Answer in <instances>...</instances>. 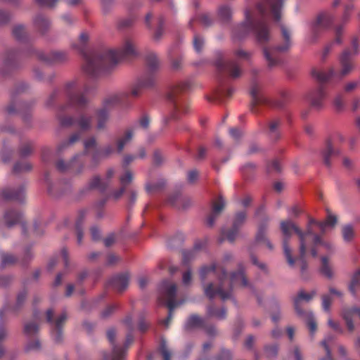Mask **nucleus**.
<instances>
[{
    "label": "nucleus",
    "instance_id": "37998d69",
    "mask_svg": "<svg viewBox=\"0 0 360 360\" xmlns=\"http://www.w3.org/2000/svg\"><path fill=\"white\" fill-rule=\"evenodd\" d=\"M218 16L222 22H229L232 16L231 8L228 5L219 6L218 8Z\"/></svg>",
    "mask_w": 360,
    "mask_h": 360
},
{
    "label": "nucleus",
    "instance_id": "6e6552de",
    "mask_svg": "<svg viewBox=\"0 0 360 360\" xmlns=\"http://www.w3.org/2000/svg\"><path fill=\"white\" fill-rule=\"evenodd\" d=\"M24 56H35L39 60L48 63L62 62L68 58L64 51H54L46 55L43 51L31 47L24 52L15 49L8 50L4 58V64L8 67L15 68L18 66V60Z\"/></svg>",
    "mask_w": 360,
    "mask_h": 360
},
{
    "label": "nucleus",
    "instance_id": "1a4fd4ad",
    "mask_svg": "<svg viewBox=\"0 0 360 360\" xmlns=\"http://www.w3.org/2000/svg\"><path fill=\"white\" fill-rule=\"evenodd\" d=\"M155 82V77L153 73H147L142 76L137 82L132 86L130 93L113 94L106 96L102 103L101 108L110 110L115 105L123 103L129 95L134 97H138L142 93L143 90L153 86Z\"/></svg>",
    "mask_w": 360,
    "mask_h": 360
},
{
    "label": "nucleus",
    "instance_id": "e433bc0d",
    "mask_svg": "<svg viewBox=\"0 0 360 360\" xmlns=\"http://www.w3.org/2000/svg\"><path fill=\"white\" fill-rule=\"evenodd\" d=\"M44 181L47 185V187H48L47 189H48L49 193L54 197H58V196H60V195H62L66 193V192L70 188V185L66 184L65 188L64 189H63L61 191H58V188L56 187H55V186L52 185L51 182L50 181L49 173L45 174Z\"/></svg>",
    "mask_w": 360,
    "mask_h": 360
},
{
    "label": "nucleus",
    "instance_id": "338daca9",
    "mask_svg": "<svg viewBox=\"0 0 360 360\" xmlns=\"http://www.w3.org/2000/svg\"><path fill=\"white\" fill-rule=\"evenodd\" d=\"M267 171L269 172H281V166L279 162L276 160H273L271 162L267 165Z\"/></svg>",
    "mask_w": 360,
    "mask_h": 360
},
{
    "label": "nucleus",
    "instance_id": "c756f323",
    "mask_svg": "<svg viewBox=\"0 0 360 360\" xmlns=\"http://www.w3.org/2000/svg\"><path fill=\"white\" fill-rule=\"evenodd\" d=\"M355 316H358L360 319V308H348L345 309L342 311V317L345 319L347 327L350 332H352L354 329L353 319Z\"/></svg>",
    "mask_w": 360,
    "mask_h": 360
},
{
    "label": "nucleus",
    "instance_id": "f257e3e1",
    "mask_svg": "<svg viewBox=\"0 0 360 360\" xmlns=\"http://www.w3.org/2000/svg\"><path fill=\"white\" fill-rule=\"evenodd\" d=\"M79 86L77 79L68 82L65 84L64 92L67 103L58 108L56 117L61 127L75 126L79 131L75 132L68 139L60 143L58 146V152H63L79 141L82 137V132L89 131L93 126V116L86 111L90 102L87 97L90 88L85 84L83 90L80 91Z\"/></svg>",
    "mask_w": 360,
    "mask_h": 360
},
{
    "label": "nucleus",
    "instance_id": "774afa93",
    "mask_svg": "<svg viewBox=\"0 0 360 360\" xmlns=\"http://www.w3.org/2000/svg\"><path fill=\"white\" fill-rule=\"evenodd\" d=\"M231 358L232 355L229 350L221 349L216 360H231Z\"/></svg>",
    "mask_w": 360,
    "mask_h": 360
},
{
    "label": "nucleus",
    "instance_id": "4c0bfd02",
    "mask_svg": "<svg viewBox=\"0 0 360 360\" xmlns=\"http://www.w3.org/2000/svg\"><path fill=\"white\" fill-rule=\"evenodd\" d=\"M205 325V320L197 314L191 315L185 324V329L190 330L194 328H202Z\"/></svg>",
    "mask_w": 360,
    "mask_h": 360
},
{
    "label": "nucleus",
    "instance_id": "aec40b11",
    "mask_svg": "<svg viewBox=\"0 0 360 360\" xmlns=\"http://www.w3.org/2000/svg\"><path fill=\"white\" fill-rule=\"evenodd\" d=\"M247 218V214L244 211L238 212L236 213L232 229L229 231L222 229L221 231L220 243L225 239L229 242L233 243L236 238L240 228L243 225Z\"/></svg>",
    "mask_w": 360,
    "mask_h": 360
},
{
    "label": "nucleus",
    "instance_id": "2eb2a0df",
    "mask_svg": "<svg viewBox=\"0 0 360 360\" xmlns=\"http://www.w3.org/2000/svg\"><path fill=\"white\" fill-rule=\"evenodd\" d=\"M319 223L321 221H316L313 218H309V221L304 233V237L312 257L317 256V248L320 246H327V244L322 240L321 236L313 230V226L316 225L319 227Z\"/></svg>",
    "mask_w": 360,
    "mask_h": 360
},
{
    "label": "nucleus",
    "instance_id": "4be33fe9",
    "mask_svg": "<svg viewBox=\"0 0 360 360\" xmlns=\"http://www.w3.org/2000/svg\"><path fill=\"white\" fill-rule=\"evenodd\" d=\"M4 221L5 226L8 228H11L16 224H20L22 234H26V225L23 221V215L20 212L13 209L7 210L4 214Z\"/></svg>",
    "mask_w": 360,
    "mask_h": 360
},
{
    "label": "nucleus",
    "instance_id": "4468645a",
    "mask_svg": "<svg viewBox=\"0 0 360 360\" xmlns=\"http://www.w3.org/2000/svg\"><path fill=\"white\" fill-rule=\"evenodd\" d=\"M347 1L348 2L346 3L344 6V11L341 18V24L338 25L335 29V39L325 46L322 53V60H325L327 58L335 44L340 45L342 44L344 25L349 21L352 13L355 8L354 4L352 2L353 0Z\"/></svg>",
    "mask_w": 360,
    "mask_h": 360
},
{
    "label": "nucleus",
    "instance_id": "72a5a7b5",
    "mask_svg": "<svg viewBox=\"0 0 360 360\" xmlns=\"http://www.w3.org/2000/svg\"><path fill=\"white\" fill-rule=\"evenodd\" d=\"M314 295L315 292H314L311 293H305L303 291L299 292L297 297L294 300V308L298 316H304V313L308 311L302 309L301 301L304 300L306 302H309L312 299Z\"/></svg>",
    "mask_w": 360,
    "mask_h": 360
},
{
    "label": "nucleus",
    "instance_id": "680f3d73",
    "mask_svg": "<svg viewBox=\"0 0 360 360\" xmlns=\"http://www.w3.org/2000/svg\"><path fill=\"white\" fill-rule=\"evenodd\" d=\"M18 107L19 108L18 111L23 116V119L27 120L28 116H30V109L31 107L30 104L28 103H19L18 104Z\"/></svg>",
    "mask_w": 360,
    "mask_h": 360
},
{
    "label": "nucleus",
    "instance_id": "864d4df0",
    "mask_svg": "<svg viewBox=\"0 0 360 360\" xmlns=\"http://www.w3.org/2000/svg\"><path fill=\"white\" fill-rule=\"evenodd\" d=\"M164 19L160 17L158 19V25L155 30V32L153 34V39L156 41H158L162 38L163 33H164Z\"/></svg>",
    "mask_w": 360,
    "mask_h": 360
},
{
    "label": "nucleus",
    "instance_id": "603ef678",
    "mask_svg": "<svg viewBox=\"0 0 360 360\" xmlns=\"http://www.w3.org/2000/svg\"><path fill=\"white\" fill-rule=\"evenodd\" d=\"M39 331V326L34 322H29L24 326V333L27 336H32Z\"/></svg>",
    "mask_w": 360,
    "mask_h": 360
},
{
    "label": "nucleus",
    "instance_id": "f3484780",
    "mask_svg": "<svg viewBox=\"0 0 360 360\" xmlns=\"http://www.w3.org/2000/svg\"><path fill=\"white\" fill-rule=\"evenodd\" d=\"M335 18L328 12H323L318 15L316 20L311 24V34L309 41L314 43L318 39L320 34L328 29L333 23Z\"/></svg>",
    "mask_w": 360,
    "mask_h": 360
},
{
    "label": "nucleus",
    "instance_id": "412c9836",
    "mask_svg": "<svg viewBox=\"0 0 360 360\" xmlns=\"http://www.w3.org/2000/svg\"><path fill=\"white\" fill-rule=\"evenodd\" d=\"M250 94L252 98L250 110L253 112H256V107L258 105H270V101L261 93V87L259 84L252 79Z\"/></svg>",
    "mask_w": 360,
    "mask_h": 360
},
{
    "label": "nucleus",
    "instance_id": "e2e57ef3",
    "mask_svg": "<svg viewBox=\"0 0 360 360\" xmlns=\"http://www.w3.org/2000/svg\"><path fill=\"white\" fill-rule=\"evenodd\" d=\"M60 94V91L58 89H55L47 98L46 101V105L48 107L53 105L55 101L58 98Z\"/></svg>",
    "mask_w": 360,
    "mask_h": 360
},
{
    "label": "nucleus",
    "instance_id": "58836bf2",
    "mask_svg": "<svg viewBox=\"0 0 360 360\" xmlns=\"http://www.w3.org/2000/svg\"><path fill=\"white\" fill-rule=\"evenodd\" d=\"M327 217L325 221L319 223V229L321 234H324L327 227H334L337 223V217L331 213V212L327 209Z\"/></svg>",
    "mask_w": 360,
    "mask_h": 360
},
{
    "label": "nucleus",
    "instance_id": "c9c22d12",
    "mask_svg": "<svg viewBox=\"0 0 360 360\" xmlns=\"http://www.w3.org/2000/svg\"><path fill=\"white\" fill-rule=\"evenodd\" d=\"M335 336L331 334H328L326 338L321 342V345L324 348L326 357L323 358L321 360H334L331 356L330 347H333L335 344Z\"/></svg>",
    "mask_w": 360,
    "mask_h": 360
},
{
    "label": "nucleus",
    "instance_id": "423d86ee",
    "mask_svg": "<svg viewBox=\"0 0 360 360\" xmlns=\"http://www.w3.org/2000/svg\"><path fill=\"white\" fill-rule=\"evenodd\" d=\"M281 230L283 236V252L288 264L292 267L295 261H298L302 271H304L307 267L305 256L309 248L303 231L290 220L282 221Z\"/></svg>",
    "mask_w": 360,
    "mask_h": 360
},
{
    "label": "nucleus",
    "instance_id": "49530a36",
    "mask_svg": "<svg viewBox=\"0 0 360 360\" xmlns=\"http://www.w3.org/2000/svg\"><path fill=\"white\" fill-rule=\"evenodd\" d=\"M320 271L321 273L328 278H331L333 276V270L328 264V260L326 257H321V266Z\"/></svg>",
    "mask_w": 360,
    "mask_h": 360
},
{
    "label": "nucleus",
    "instance_id": "cd10ccee",
    "mask_svg": "<svg viewBox=\"0 0 360 360\" xmlns=\"http://www.w3.org/2000/svg\"><path fill=\"white\" fill-rule=\"evenodd\" d=\"M96 119V129L98 131L105 130L107 128L110 120V112L105 108H98L95 110Z\"/></svg>",
    "mask_w": 360,
    "mask_h": 360
},
{
    "label": "nucleus",
    "instance_id": "69168bd1",
    "mask_svg": "<svg viewBox=\"0 0 360 360\" xmlns=\"http://www.w3.org/2000/svg\"><path fill=\"white\" fill-rule=\"evenodd\" d=\"M169 54L171 58V64L172 69L174 70L180 69L182 65V57L179 56L177 58H173V56L170 51Z\"/></svg>",
    "mask_w": 360,
    "mask_h": 360
},
{
    "label": "nucleus",
    "instance_id": "f8f14e48",
    "mask_svg": "<svg viewBox=\"0 0 360 360\" xmlns=\"http://www.w3.org/2000/svg\"><path fill=\"white\" fill-rule=\"evenodd\" d=\"M280 27L282 38L284 41L283 44L272 49L263 47V53L270 68L278 66L281 63L279 53L288 51L292 45L290 31L283 24H281Z\"/></svg>",
    "mask_w": 360,
    "mask_h": 360
},
{
    "label": "nucleus",
    "instance_id": "5701e85b",
    "mask_svg": "<svg viewBox=\"0 0 360 360\" xmlns=\"http://www.w3.org/2000/svg\"><path fill=\"white\" fill-rule=\"evenodd\" d=\"M233 92L234 89L232 87L227 86L224 84L221 83L214 90L212 96L209 98V100L219 103H223L227 98L232 96Z\"/></svg>",
    "mask_w": 360,
    "mask_h": 360
},
{
    "label": "nucleus",
    "instance_id": "0eeeda50",
    "mask_svg": "<svg viewBox=\"0 0 360 360\" xmlns=\"http://www.w3.org/2000/svg\"><path fill=\"white\" fill-rule=\"evenodd\" d=\"M191 86L189 81L182 82L174 86L168 94V100L171 103L169 114L164 118L165 124L172 120H178L182 115L186 114L189 110L188 103L186 98L181 96L182 93L188 90Z\"/></svg>",
    "mask_w": 360,
    "mask_h": 360
},
{
    "label": "nucleus",
    "instance_id": "393cba45",
    "mask_svg": "<svg viewBox=\"0 0 360 360\" xmlns=\"http://www.w3.org/2000/svg\"><path fill=\"white\" fill-rule=\"evenodd\" d=\"M129 276L128 274H120L112 276L108 282L107 286L113 290L122 292L125 290L129 285Z\"/></svg>",
    "mask_w": 360,
    "mask_h": 360
},
{
    "label": "nucleus",
    "instance_id": "b1692460",
    "mask_svg": "<svg viewBox=\"0 0 360 360\" xmlns=\"http://www.w3.org/2000/svg\"><path fill=\"white\" fill-rule=\"evenodd\" d=\"M33 25L40 35L46 36L51 30V22L45 15L39 13L33 18Z\"/></svg>",
    "mask_w": 360,
    "mask_h": 360
},
{
    "label": "nucleus",
    "instance_id": "473e14b6",
    "mask_svg": "<svg viewBox=\"0 0 360 360\" xmlns=\"http://www.w3.org/2000/svg\"><path fill=\"white\" fill-rule=\"evenodd\" d=\"M339 151L333 148L331 141L328 139L326 141L325 147L321 151V155L323 161L325 165L327 167L330 166V158L338 155Z\"/></svg>",
    "mask_w": 360,
    "mask_h": 360
},
{
    "label": "nucleus",
    "instance_id": "bb28decb",
    "mask_svg": "<svg viewBox=\"0 0 360 360\" xmlns=\"http://www.w3.org/2000/svg\"><path fill=\"white\" fill-rule=\"evenodd\" d=\"M225 207V201L220 196L217 201L212 204V212L207 218V225L210 227L214 226L215 221Z\"/></svg>",
    "mask_w": 360,
    "mask_h": 360
},
{
    "label": "nucleus",
    "instance_id": "ea45409f",
    "mask_svg": "<svg viewBox=\"0 0 360 360\" xmlns=\"http://www.w3.org/2000/svg\"><path fill=\"white\" fill-rule=\"evenodd\" d=\"M146 63L147 68L151 72L156 71L160 66V61L155 53L150 52L146 56Z\"/></svg>",
    "mask_w": 360,
    "mask_h": 360
},
{
    "label": "nucleus",
    "instance_id": "dca6fc26",
    "mask_svg": "<svg viewBox=\"0 0 360 360\" xmlns=\"http://www.w3.org/2000/svg\"><path fill=\"white\" fill-rule=\"evenodd\" d=\"M68 319L66 311H63L56 318L54 317L53 309H49L46 312V320L51 327L52 338L56 342H60L63 340V329Z\"/></svg>",
    "mask_w": 360,
    "mask_h": 360
},
{
    "label": "nucleus",
    "instance_id": "39448f33",
    "mask_svg": "<svg viewBox=\"0 0 360 360\" xmlns=\"http://www.w3.org/2000/svg\"><path fill=\"white\" fill-rule=\"evenodd\" d=\"M199 274L204 294L210 300L215 296H219L223 301L231 299L234 288L249 285L241 265L238 266L237 271L229 276L224 266L212 263L202 266L200 269Z\"/></svg>",
    "mask_w": 360,
    "mask_h": 360
},
{
    "label": "nucleus",
    "instance_id": "5fc2aeb1",
    "mask_svg": "<svg viewBox=\"0 0 360 360\" xmlns=\"http://www.w3.org/2000/svg\"><path fill=\"white\" fill-rule=\"evenodd\" d=\"M342 237L345 241H351L354 236V229L351 225H345L342 230Z\"/></svg>",
    "mask_w": 360,
    "mask_h": 360
},
{
    "label": "nucleus",
    "instance_id": "8fccbe9b",
    "mask_svg": "<svg viewBox=\"0 0 360 360\" xmlns=\"http://www.w3.org/2000/svg\"><path fill=\"white\" fill-rule=\"evenodd\" d=\"M193 45L196 52H201L205 45L204 38L199 34H195L193 39Z\"/></svg>",
    "mask_w": 360,
    "mask_h": 360
},
{
    "label": "nucleus",
    "instance_id": "7ed1b4c3",
    "mask_svg": "<svg viewBox=\"0 0 360 360\" xmlns=\"http://www.w3.org/2000/svg\"><path fill=\"white\" fill-rule=\"evenodd\" d=\"M360 51V40L354 36L351 38L350 46L345 48L338 57L339 70L335 72L333 68L328 70L314 68L311 76L318 82L319 86L309 91L307 100L310 106L316 110H320L324 106V101L328 96V89L326 83L333 79L341 80L350 75L355 68L354 58Z\"/></svg>",
    "mask_w": 360,
    "mask_h": 360
},
{
    "label": "nucleus",
    "instance_id": "052dcab7",
    "mask_svg": "<svg viewBox=\"0 0 360 360\" xmlns=\"http://www.w3.org/2000/svg\"><path fill=\"white\" fill-rule=\"evenodd\" d=\"M1 262L2 266L14 264L16 258L13 255L3 253L1 255Z\"/></svg>",
    "mask_w": 360,
    "mask_h": 360
},
{
    "label": "nucleus",
    "instance_id": "a18cd8bd",
    "mask_svg": "<svg viewBox=\"0 0 360 360\" xmlns=\"http://www.w3.org/2000/svg\"><path fill=\"white\" fill-rule=\"evenodd\" d=\"M299 316L307 321V324L309 329L311 335H314V333L316 330L317 326L313 314L311 311H307L304 313V316Z\"/></svg>",
    "mask_w": 360,
    "mask_h": 360
},
{
    "label": "nucleus",
    "instance_id": "7c9ffc66",
    "mask_svg": "<svg viewBox=\"0 0 360 360\" xmlns=\"http://www.w3.org/2000/svg\"><path fill=\"white\" fill-rule=\"evenodd\" d=\"M281 120L275 118L270 120L267 124V134L272 141H278L281 138L280 126Z\"/></svg>",
    "mask_w": 360,
    "mask_h": 360
},
{
    "label": "nucleus",
    "instance_id": "de8ad7c7",
    "mask_svg": "<svg viewBox=\"0 0 360 360\" xmlns=\"http://www.w3.org/2000/svg\"><path fill=\"white\" fill-rule=\"evenodd\" d=\"M359 287H360V269L354 274L349 285V290L353 296L356 297V288Z\"/></svg>",
    "mask_w": 360,
    "mask_h": 360
},
{
    "label": "nucleus",
    "instance_id": "ddd939ff",
    "mask_svg": "<svg viewBox=\"0 0 360 360\" xmlns=\"http://www.w3.org/2000/svg\"><path fill=\"white\" fill-rule=\"evenodd\" d=\"M96 145L97 141L94 136L88 138L84 141V153L75 155L70 162L66 163L63 160H58L56 164L57 169L61 172H71L79 174L84 165V155L88 153L90 148L96 147Z\"/></svg>",
    "mask_w": 360,
    "mask_h": 360
},
{
    "label": "nucleus",
    "instance_id": "9b49d317",
    "mask_svg": "<svg viewBox=\"0 0 360 360\" xmlns=\"http://www.w3.org/2000/svg\"><path fill=\"white\" fill-rule=\"evenodd\" d=\"M133 135L134 133L131 129H127L124 135L116 140V147L109 143L103 146L101 150H95L91 156L94 165H98L101 160L108 158L115 153H121L125 146L132 139Z\"/></svg>",
    "mask_w": 360,
    "mask_h": 360
},
{
    "label": "nucleus",
    "instance_id": "f704fd0d",
    "mask_svg": "<svg viewBox=\"0 0 360 360\" xmlns=\"http://www.w3.org/2000/svg\"><path fill=\"white\" fill-rule=\"evenodd\" d=\"M86 214V210H81L78 213V216L75 222V232L77 235V240L79 245H81L83 240V223Z\"/></svg>",
    "mask_w": 360,
    "mask_h": 360
},
{
    "label": "nucleus",
    "instance_id": "09e8293b",
    "mask_svg": "<svg viewBox=\"0 0 360 360\" xmlns=\"http://www.w3.org/2000/svg\"><path fill=\"white\" fill-rule=\"evenodd\" d=\"M32 165L28 162H18L15 164L13 172L14 174H17L23 172H29L32 169Z\"/></svg>",
    "mask_w": 360,
    "mask_h": 360
},
{
    "label": "nucleus",
    "instance_id": "20e7f679",
    "mask_svg": "<svg viewBox=\"0 0 360 360\" xmlns=\"http://www.w3.org/2000/svg\"><path fill=\"white\" fill-rule=\"evenodd\" d=\"M283 4V0H261L257 6L259 17H255L250 10L246 9L244 22L236 26L232 31L233 38L242 40L252 33L257 43L264 46L271 38L266 17L271 15L274 21L279 22Z\"/></svg>",
    "mask_w": 360,
    "mask_h": 360
},
{
    "label": "nucleus",
    "instance_id": "a878e982",
    "mask_svg": "<svg viewBox=\"0 0 360 360\" xmlns=\"http://www.w3.org/2000/svg\"><path fill=\"white\" fill-rule=\"evenodd\" d=\"M5 200H15L22 202L25 197V190L23 186L18 189L5 188L0 195Z\"/></svg>",
    "mask_w": 360,
    "mask_h": 360
},
{
    "label": "nucleus",
    "instance_id": "c85d7f7f",
    "mask_svg": "<svg viewBox=\"0 0 360 360\" xmlns=\"http://www.w3.org/2000/svg\"><path fill=\"white\" fill-rule=\"evenodd\" d=\"M269 221V219L266 217L264 221L259 224L256 234V241L258 243H264L270 250H273V245L266 236Z\"/></svg>",
    "mask_w": 360,
    "mask_h": 360
},
{
    "label": "nucleus",
    "instance_id": "f03ea898",
    "mask_svg": "<svg viewBox=\"0 0 360 360\" xmlns=\"http://www.w3.org/2000/svg\"><path fill=\"white\" fill-rule=\"evenodd\" d=\"M89 39V34L82 32L78 39L72 44V47L84 57L85 62L82 68L83 71L90 77L108 73L119 61L132 58L138 55L135 43L129 38L125 39L118 49H103L91 53L87 51Z\"/></svg>",
    "mask_w": 360,
    "mask_h": 360
},
{
    "label": "nucleus",
    "instance_id": "13d9d810",
    "mask_svg": "<svg viewBox=\"0 0 360 360\" xmlns=\"http://www.w3.org/2000/svg\"><path fill=\"white\" fill-rule=\"evenodd\" d=\"M278 349L277 345H266L264 347L265 355L267 358H273L277 356Z\"/></svg>",
    "mask_w": 360,
    "mask_h": 360
},
{
    "label": "nucleus",
    "instance_id": "0e129e2a",
    "mask_svg": "<svg viewBox=\"0 0 360 360\" xmlns=\"http://www.w3.org/2000/svg\"><path fill=\"white\" fill-rule=\"evenodd\" d=\"M183 236H176L168 240L167 245L171 248H174L175 246L181 245L183 242Z\"/></svg>",
    "mask_w": 360,
    "mask_h": 360
},
{
    "label": "nucleus",
    "instance_id": "9d476101",
    "mask_svg": "<svg viewBox=\"0 0 360 360\" xmlns=\"http://www.w3.org/2000/svg\"><path fill=\"white\" fill-rule=\"evenodd\" d=\"M176 290V285L168 280H164L159 286L158 303L166 304L169 309L167 317L162 321L166 327H168L172 319V311L179 304L175 300Z\"/></svg>",
    "mask_w": 360,
    "mask_h": 360
},
{
    "label": "nucleus",
    "instance_id": "6ab92c4d",
    "mask_svg": "<svg viewBox=\"0 0 360 360\" xmlns=\"http://www.w3.org/2000/svg\"><path fill=\"white\" fill-rule=\"evenodd\" d=\"M215 66L220 73H226L233 79L239 78L243 73L240 66L236 61L225 60L221 56L215 61Z\"/></svg>",
    "mask_w": 360,
    "mask_h": 360
},
{
    "label": "nucleus",
    "instance_id": "bf43d9fd",
    "mask_svg": "<svg viewBox=\"0 0 360 360\" xmlns=\"http://www.w3.org/2000/svg\"><path fill=\"white\" fill-rule=\"evenodd\" d=\"M160 351L164 360H170L171 354L167 348V342L165 340H162L160 342Z\"/></svg>",
    "mask_w": 360,
    "mask_h": 360
},
{
    "label": "nucleus",
    "instance_id": "2f4dec72",
    "mask_svg": "<svg viewBox=\"0 0 360 360\" xmlns=\"http://www.w3.org/2000/svg\"><path fill=\"white\" fill-rule=\"evenodd\" d=\"M205 245V242L202 240H198L195 243L193 250H184L182 252V262L184 265H188L191 261L194 259L196 257L197 252L201 250Z\"/></svg>",
    "mask_w": 360,
    "mask_h": 360
},
{
    "label": "nucleus",
    "instance_id": "c03bdc74",
    "mask_svg": "<svg viewBox=\"0 0 360 360\" xmlns=\"http://www.w3.org/2000/svg\"><path fill=\"white\" fill-rule=\"evenodd\" d=\"M14 37L20 41H25L28 38V34L24 25H19L14 27L13 30Z\"/></svg>",
    "mask_w": 360,
    "mask_h": 360
},
{
    "label": "nucleus",
    "instance_id": "a211bd4d",
    "mask_svg": "<svg viewBox=\"0 0 360 360\" xmlns=\"http://www.w3.org/2000/svg\"><path fill=\"white\" fill-rule=\"evenodd\" d=\"M131 332V330L127 335L124 347H120L115 345L116 333L115 329L110 328L108 330L107 338L112 347L111 360H124L128 347L134 341V337Z\"/></svg>",
    "mask_w": 360,
    "mask_h": 360
},
{
    "label": "nucleus",
    "instance_id": "4d7b16f0",
    "mask_svg": "<svg viewBox=\"0 0 360 360\" xmlns=\"http://www.w3.org/2000/svg\"><path fill=\"white\" fill-rule=\"evenodd\" d=\"M133 180V174L131 171L127 170L120 177V181L121 183L122 186H124L126 188V186L129 184Z\"/></svg>",
    "mask_w": 360,
    "mask_h": 360
},
{
    "label": "nucleus",
    "instance_id": "3c124183",
    "mask_svg": "<svg viewBox=\"0 0 360 360\" xmlns=\"http://www.w3.org/2000/svg\"><path fill=\"white\" fill-rule=\"evenodd\" d=\"M33 151V143L30 141L23 143L20 145L19 148L20 155L21 157H27L30 155Z\"/></svg>",
    "mask_w": 360,
    "mask_h": 360
},
{
    "label": "nucleus",
    "instance_id": "6e6d98bb",
    "mask_svg": "<svg viewBox=\"0 0 360 360\" xmlns=\"http://www.w3.org/2000/svg\"><path fill=\"white\" fill-rule=\"evenodd\" d=\"M135 21V18L133 16H129L127 18L120 19L117 22V27L120 29H125L131 27L134 22Z\"/></svg>",
    "mask_w": 360,
    "mask_h": 360
},
{
    "label": "nucleus",
    "instance_id": "a19ab883",
    "mask_svg": "<svg viewBox=\"0 0 360 360\" xmlns=\"http://www.w3.org/2000/svg\"><path fill=\"white\" fill-rule=\"evenodd\" d=\"M207 314L209 317H216L223 320L226 317V310L224 308L217 309L213 304H210L207 307Z\"/></svg>",
    "mask_w": 360,
    "mask_h": 360
},
{
    "label": "nucleus",
    "instance_id": "79ce46f5",
    "mask_svg": "<svg viewBox=\"0 0 360 360\" xmlns=\"http://www.w3.org/2000/svg\"><path fill=\"white\" fill-rule=\"evenodd\" d=\"M108 186V182L103 181L98 176H94L89 183L90 189H98L100 191H104Z\"/></svg>",
    "mask_w": 360,
    "mask_h": 360
}]
</instances>
